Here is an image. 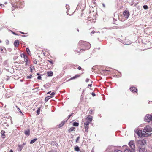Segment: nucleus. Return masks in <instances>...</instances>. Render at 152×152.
I'll return each mask as SVG.
<instances>
[{"instance_id":"nucleus-1","label":"nucleus","mask_w":152,"mask_h":152,"mask_svg":"<svg viewBox=\"0 0 152 152\" xmlns=\"http://www.w3.org/2000/svg\"><path fill=\"white\" fill-rule=\"evenodd\" d=\"M91 47V44L88 42L80 40L78 44V48L75 50V52L80 54L82 52L89 49Z\"/></svg>"},{"instance_id":"nucleus-2","label":"nucleus","mask_w":152,"mask_h":152,"mask_svg":"<svg viewBox=\"0 0 152 152\" xmlns=\"http://www.w3.org/2000/svg\"><path fill=\"white\" fill-rule=\"evenodd\" d=\"M146 140L145 139L142 140H139L137 141V145L138 148L144 147L145 145L146 144Z\"/></svg>"},{"instance_id":"nucleus-3","label":"nucleus","mask_w":152,"mask_h":152,"mask_svg":"<svg viewBox=\"0 0 152 152\" xmlns=\"http://www.w3.org/2000/svg\"><path fill=\"white\" fill-rule=\"evenodd\" d=\"M152 131V128L149 125H147L145 127L143 130V132L144 133L151 132Z\"/></svg>"},{"instance_id":"nucleus-4","label":"nucleus","mask_w":152,"mask_h":152,"mask_svg":"<svg viewBox=\"0 0 152 152\" xmlns=\"http://www.w3.org/2000/svg\"><path fill=\"white\" fill-rule=\"evenodd\" d=\"M130 15L129 12L128 10H125L123 13V17L125 20L128 19Z\"/></svg>"},{"instance_id":"nucleus-5","label":"nucleus","mask_w":152,"mask_h":152,"mask_svg":"<svg viewBox=\"0 0 152 152\" xmlns=\"http://www.w3.org/2000/svg\"><path fill=\"white\" fill-rule=\"evenodd\" d=\"M129 145L133 150L134 151L135 149V146L134 141H130L129 143Z\"/></svg>"},{"instance_id":"nucleus-6","label":"nucleus","mask_w":152,"mask_h":152,"mask_svg":"<svg viewBox=\"0 0 152 152\" xmlns=\"http://www.w3.org/2000/svg\"><path fill=\"white\" fill-rule=\"evenodd\" d=\"M135 132L139 137H142L143 133L141 130L137 129Z\"/></svg>"},{"instance_id":"nucleus-7","label":"nucleus","mask_w":152,"mask_h":152,"mask_svg":"<svg viewBox=\"0 0 152 152\" xmlns=\"http://www.w3.org/2000/svg\"><path fill=\"white\" fill-rule=\"evenodd\" d=\"M130 90L133 93H137V89L135 87H132L130 88Z\"/></svg>"},{"instance_id":"nucleus-8","label":"nucleus","mask_w":152,"mask_h":152,"mask_svg":"<svg viewBox=\"0 0 152 152\" xmlns=\"http://www.w3.org/2000/svg\"><path fill=\"white\" fill-rule=\"evenodd\" d=\"M139 148V152H147V151L145 149V147Z\"/></svg>"},{"instance_id":"nucleus-9","label":"nucleus","mask_w":152,"mask_h":152,"mask_svg":"<svg viewBox=\"0 0 152 152\" xmlns=\"http://www.w3.org/2000/svg\"><path fill=\"white\" fill-rule=\"evenodd\" d=\"M86 121L91 123L92 120V117L91 115H88L87 118H86Z\"/></svg>"},{"instance_id":"nucleus-10","label":"nucleus","mask_w":152,"mask_h":152,"mask_svg":"<svg viewBox=\"0 0 152 152\" xmlns=\"http://www.w3.org/2000/svg\"><path fill=\"white\" fill-rule=\"evenodd\" d=\"M19 44V41L18 40H15L14 43V45L16 48L18 47Z\"/></svg>"},{"instance_id":"nucleus-11","label":"nucleus","mask_w":152,"mask_h":152,"mask_svg":"<svg viewBox=\"0 0 152 152\" xmlns=\"http://www.w3.org/2000/svg\"><path fill=\"white\" fill-rule=\"evenodd\" d=\"M75 128L74 127H71L68 130V132L69 133H71L72 131H75Z\"/></svg>"},{"instance_id":"nucleus-12","label":"nucleus","mask_w":152,"mask_h":152,"mask_svg":"<svg viewBox=\"0 0 152 152\" xmlns=\"http://www.w3.org/2000/svg\"><path fill=\"white\" fill-rule=\"evenodd\" d=\"M151 135V134H148L146 133H143L142 135V137H147L150 136Z\"/></svg>"},{"instance_id":"nucleus-13","label":"nucleus","mask_w":152,"mask_h":152,"mask_svg":"<svg viewBox=\"0 0 152 152\" xmlns=\"http://www.w3.org/2000/svg\"><path fill=\"white\" fill-rule=\"evenodd\" d=\"M23 148V146H22L20 145H19L18 146V148H17L18 151H21Z\"/></svg>"},{"instance_id":"nucleus-14","label":"nucleus","mask_w":152,"mask_h":152,"mask_svg":"<svg viewBox=\"0 0 152 152\" xmlns=\"http://www.w3.org/2000/svg\"><path fill=\"white\" fill-rule=\"evenodd\" d=\"M24 133L26 135L28 136H29L30 134V130L29 129H28L27 130L25 131Z\"/></svg>"},{"instance_id":"nucleus-15","label":"nucleus","mask_w":152,"mask_h":152,"mask_svg":"<svg viewBox=\"0 0 152 152\" xmlns=\"http://www.w3.org/2000/svg\"><path fill=\"white\" fill-rule=\"evenodd\" d=\"M134 151L133 150H131L129 148H127L125 149L124 151V152H134Z\"/></svg>"},{"instance_id":"nucleus-16","label":"nucleus","mask_w":152,"mask_h":152,"mask_svg":"<svg viewBox=\"0 0 152 152\" xmlns=\"http://www.w3.org/2000/svg\"><path fill=\"white\" fill-rule=\"evenodd\" d=\"M24 60L25 62L26 65H27L28 62V58L27 56L26 57L24 58Z\"/></svg>"},{"instance_id":"nucleus-17","label":"nucleus","mask_w":152,"mask_h":152,"mask_svg":"<svg viewBox=\"0 0 152 152\" xmlns=\"http://www.w3.org/2000/svg\"><path fill=\"white\" fill-rule=\"evenodd\" d=\"M5 133V132L4 130H2L1 132V134L2 135V137L3 138H4L5 137V135L4 134Z\"/></svg>"},{"instance_id":"nucleus-18","label":"nucleus","mask_w":152,"mask_h":152,"mask_svg":"<svg viewBox=\"0 0 152 152\" xmlns=\"http://www.w3.org/2000/svg\"><path fill=\"white\" fill-rule=\"evenodd\" d=\"M47 74L49 76H51L53 75V72L52 71L48 72Z\"/></svg>"},{"instance_id":"nucleus-19","label":"nucleus","mask_w":152,"mask_h":152,"mask_svg":"<svg viewBox=\"0 0 152 152\" xmlns=\"http://www.w3.org/2000/svg\"><path fill=\"white\" fill-rule=\"evenodd\" d=\"M65 123V121H62L58 125L59 127H61L62 126L64 125Z\"/></svg>"},{"instance_id":"nucleus-20","label":"nucleus","mask_w":152,"mask_h":152,"mask_svg":"<svg viewBox=\"0 0 152 152\" xmlns=\"http://www.w3.org/2000/svg\"><path fill=\"white\" fill-rule=\"evenodd\" d=\"M84 126L86 132H88V130L89 125H84Z\"/></svg>"},{"instance_id":"nucleus-21","label":"nucleus","mask_w":152,"mask_h":152,"mask_svg":"<svg viewBox=\"0 0 152 152\" xmlns=\"http://www.w3.org/2000/svg\"><path fill=\"white\" fill-rule=\"evenodd\" d=\"M103 71V72L104 73V75H107V74L110 72L109 70H104Z\"/></svg>"},{"instance_id":"nucleus-22","label":"nucleus","mask_w":152,"mask_h":152,"mask_svg":"<svg viewBox=\"0 0 152 152\" xmlns=\"http://www.w3.org/2000/svg\"><path fill=\"white\" fill-rule=\"evenodd\" d=\"M79 125V123H77V122H74L73 124V126H77V127Z\"/></svg>"},{"instance_id":"nucleus-23","label":"nucleus","mask_w":152,"mask_h":152,"mask_svg":"<svg viewBox=\"0 0 152 152\" xmlns=\"http://www.w3.org/2000/svg\"><path fill=\"white\" fill-rule=\"evenodd\" d=\"M37 140V138H35L34 139L32 140L30 142V143L31 144L34 143Z\"/></svg>"},{"instance_id":"nucleus-24","label":"nucleus","mask_w":152,"mask_h":152,"mask_svg":"<svg viewBox=\"0 0 152 152\" xmlns=\"http://www.w3.org/2000/svg\"><path fill=\"white\" fill-rule=\"evenodd\" d=\"M79 75H75V76H74L71 78L70 79H69V80H73V79H75V78H77V77H79Z\"/></svg>"},{"instance_id":"nucleus-25","label":"nucleus","mask_w":152,"mask_h":152,"mask_svg":"<svg viewBox=\"0 0 152 152\" xmlns=\"http://www.w3.org/2000/svg\"><path fill=\"white\" fill-rule=\"evenodd\" d=\"M20 56L21 57L24 58L26 57L27 56H26L24 53H22L20 54Z\"/></svg>"},{"instance_id":"nucleus-26","label":"nucleus","mask_w":152,"mask_h":152,"mask_svg":"<svg viewBox=\"0 0 152 152\" xmlns=\"http://www.w3.org/2000/svg\"><path fill=\"white\" fill-rule=\"evenodd\" d=\"M26 51L29 55L31 54V52L30 51L29 49L28 48H26Z\"/></svg>"},{"instance_id":"nucleus-27","label":"nucleus","mask_w":152,"mask_h":152,"mask_svg":"<svg viewBox=\"0 0 152 152\" xmlns=\"http://www.w3.org/2000/svg\"><path fill=\"white\" fill-rule=\"evenodd\" d=\"M75 150L77 151H80V149L77 146H76L74 148Z\"/></svg>"},{"instance_id":"nucleus-28","label":"nucleus","mask_w":152,"mask_h":152,"mask_svg":"<svg viewBox=\"0 0 152 152\" xmlns=\"http://www.w3.org/2000/svg\"><path fill=\"white\" fill-rule=\"evenodd\" d=\"M80 138V136H78L76 138V143L79 142V140Z\"/></svg>"},{"instance_id":"nucleus-29","label":"nucleus","mask_w":152,"mask_h":152,"mask_svg":"<svg viewBox=\"0 0 152 152\" xmlns=\"http://www.w3.org/2000/svg\"><path fill=\"white\" fill-rule=\"evenodd\" d=\"M50 98H51L50 96H48L46 97L45 99V102L48 101V100Z\"/></svg>"},{"instance_id":"nucleus-30","label":"nucleus","mask_w":152,"mask_h":152,"mask_svg":"<svg viewBox=\"0 0 152 152\" xmlns=\"http://www.w3.org/2000/svg\"><path fill=\"white\" fill-rule=\"evenodd\" d=\"M90 123V122H88V121H86L84 123V125H86V126L89 125V124Z\"/></svg>"},{"instance_id":"nucleus-31","label":"nucleus","mask_w":152,"mask_h":152,"mask_svg":"<svg viewBox=\"0 0 152 152\" xmlns=\"http://www.w3.org/2000/svg\"><path fill=\"white\" fill-rule=\"evenodd\" d=\"M55 94V93L53 92L50 94V97L51 98L53 97L54 95Z\"/></svg>"},{"instance_id":"nucleus-32","label":"nucleus","mask_w":152,"mask_h":152,"mask_svg":"<svg viewBox=\"0 0 152 152\" xmlns=\"http://www.w3.org/2000/svg\"><path fill=\"white\" fill-rule=\"evenodd\" d=\"M30 69L31 70V72H32V70L33 69H34V66H31L30 67Z\"/></svg>"},{"instance_id":"nucleus-33","label":"nucleus","mask_w":152,"mask_h":152,"mask_svg":"<svg viewBox=\"0 0 152 152\" xmlns=\"http://www.w3.org/2000/svg\"><path fill=\"white\" fill-rule=\"evenodd\" d=\"M143 7L145 10H147L148 8V6L146 5L143 6Z\"/></svg>"},{"instance_id":"nucleus-34","label":"nucleus","mask_w":152,"mask_h":152,"mask_svg":"<svg viewBox=\"0 0 152 152\" xmlns=\"http://www.w3.org/2000/svg\"><path fill=\"white\" fill-rule=\"evenodd\" d=\"M40 112V108H39L37 110V113L38 114H39V113Z\"/></svg>"},{"instance_id":"nucleus-35","label":"nucleus","mask_w":152,"mask_h":152,"mask_svg":"<svg viewBox=\"0 0 152 152\" xmlns=\"http://www.w3.org/2000/svg\"><path fill=\"white\" fill-rule=\"evenodd\" d=\"M113 152H122L121 150H115Z\"/></svg>"},{"instance_id":"nucleus-36","label":"nucleus","mask_w":152,"mask_h":152,"mask_svg":"<svg viewBox=\"0 0 152 152\" xmlns=\"http://www.w3.org/2000/svg\"><path fill=\"white\" fill-rule=\"evenodd\" d=\"M94 111L93 109H91L89 110V112L90 113L92 114V113Z\"/></svg>"},{"instance_id":"nucleus-37","label":"nucleus","mask_w":152,"mask_h":152,"mask_svg":"<svg viewBox=\"0 0 152 152\" xmlns=\"http://www.w3.org/2000/svg\"><path fill=\"white\" fill-rule=\"evenodd\" d=\"M77 69H79V70H81L82 71H83L84 70L83 69H82L81 67L80 66H79V67H78Z\"/></svg>"},{"instance_id":"nucleus-38","label":"nucleus","mask_w":152,"mask_h":152,"mask_svg":"<svg viewBox=\"0 0 152 152\" xmlns=\"http://www.w3.org/2000/svg\"><path fill=\"white\" fill-rule=\"evenodd\" d=\"M47 61L50 62L51 64H53V62L52 60H48Z\"/></svg>"},{"instance_id":"nucleus-39","label":"nucleus","mask_w":152,"mask_h":152,"mask_svg":"<svg viewBox=\"0 0 152 152\" xmlns=\"http://www.w3.org/2000/svg\"><path fill=\"white\" fill-rule=\"evenodd\" d=\"M14 5L15 6H13V5L12 6L13 7H14L15 8V7H16L18 6L17 5V3H16Z\"/></svg>"},{"instance_id":"nucleus-40","label":"nucleus","mask_w":152,"mask_h":152,"mask_svg":"<svg viewBox=\"0 0 152 152\" xmlns=\"http://www.w3.org/2000/svg\"><path fill=\"white\" fill-rule=\"evenodd\" d=\"M92 95L93 96H96L95 94L94 93H92Z\"/></svg>"},{"instance_id":"nucleus-41","label":"nucleus","mask_w":152,"mask_h":152,"mask_svg":"<svg viewBox=\"0 0 152 152\" xmlns=\"http://www.w3.org/2000/svg\"><path fill=\"white\" fill-rule=\"evenodd\" d=\"M16 107L18 109V111L20 112V111H21V110L17 106H16Z\"/></svg>"},{"instance_id":"nucleus-42","label":"nucleus","mask_w":152,"mask_h":152,"mask_svg":"<svg viewBox=\"0 0 152 152\" xmlns=\"http://www.w3.org/2000/svg\"><path fill=\"white\" fill-rule=\"evenodd\" d=\"M0 6L1 7H4V5L3 4H0Z\"/></svg>"},{"instance_id":"nucleus-43","label":"nucleus","mask_w":152,"mask_h":152,"mask_svg":"<svg viewBox=\"0 0 152 152\" xmlns=\"http://www.w3.org/2000/svg\"><path fill=\"white\" fill-rule=\"evenodd\" d=\"M33 62L34 64H36L37 63V61L36 60H34L33 61Z\"/></svg>"},{"instance_id":"nucleus-44","label":"nucleus","mask_w":152,"mask_h":152,"mask_svg":"<svg viewBox=\"0 0 152 152\" xmlns=\"http://www.w3.org/2000/svg\"><path fill=\"white\" fill-rule=\"evenodd\" d=\"M41 77L40 76H38L37 77V79H38L40 80V79H41Z\"/></svg>"},{"instance_id":"nucleus-45","label":"nucleus","mask_w":152,"mask_h":152,"mask_svg":"<svg viewBox=\"0 0 152 152\" xmlns=\"http://www.w3.org/2000/svg\"><path fill=\"white\" fill-rule=\"evenodd\" d=\"M73 114V113H72L71 115H69V117H68V119H69L70 117L72 116V115Z\"/></svg>"},{"instance_id":"nucleus-46","label":"nucleus","mask_w":152,"mask_h":152,"mask_svg":"<svg viewBox=\"0 0 152 152\" xmlns=\"http://www.w3.org/2000/svg\"><path fill=\"white\" fill-rule=\"evenodd\" d=\"M89 81V79L88 78H87L86 80V82H88Z\"/></svg>"},{"instance_id":"nucleus-47","label":"nucleus","mask_w":152,"mask_h":152,"mask_svg":"<svg viewBox=\"0 0 152 152\" xmlns=\"http://www.w3.org/2000/svg\"><path fill=\"white\" fill-rule=\"evenodd\" d=\"M20 33L22 34H27V33H25L23 32H20Z\"/></svg>"},{"instance_id":"nucleus-48","label":"nucleus","mask_w":152,"mask_h":152,"mask_svg":"<svg viewBox=\"0 0 152 152\" xmlns=\"http://www.w3.org/2000/svg\"><path fill=\"white\" fill-rule=\"evenodd\" d=\"M95 33V31H92V32H91V34H94V33Z\"/></svg>"},{"instance_id":"nucleus-49","label":"nucleus","mask_w":152,"mask_h":152,"mask_svg":"<svg viewBox=\"0 0 152 152\" xmlns=\"http://www.w3.org/2000/svg\"><path fill=\"white\" fill-rule=\"evenodd\" d=\"M92 86V84H88V86H90V87H91Z\"/></svg>"},{"instance_id":"nucleus-50","label":"nucleus","mask_w":152,"mask_h":152,"mask_svg":"<svg viewBox=\"0 0 152 152\" xmlns=\"http://www.w3.org/2000/svg\"><path fill=\"white\" fill-rule=\"evenodd\" d=\"M12 33L14 35H17V34H16V33L14 32H12Z\"/></svg>"},{"instance_id":"nucleus-51","label":"nucleus","mask_w":152,"mask_h":152,"mask_svg":"<svg viewBox=\"0 0 152 152\" xmlns=\"http://www.w3.org/2000/svg\"><path fill=\"white\" fill-rule=\"evenodd\" d=\"M13 152V151L12 149H11L10 150V152Z\"/></svg>"},{"instance_id":"nucleus-52","label":"nucleus","mask_w":152,"mask_h":152,"mask_svg":"<svg viewBox=\"0 0 152 152\" xmlns=\"http://www.w3.org/2000/svg\"><path fill=\"white\" fill-rule=\"evenodd\" d=\"M91 152H94V151L93 149H92L91 151Z\"/></svg>"},{"instance_id":"nucleus-53","label":"nucleus","mask_w":152,"mask_h":152,"mask_svg":"<svg viewBox=\"0 0 152 152\" xmlns=\"http://www.w3.org/2000/svg\"><path fill=\"white\" fill-rule=\"evenodd\" d=\"M102 5H103V6L104 7H105V5H104V4H102Z\"/></svg>"},{"instance_id":"nucleus-54","label":"nucleus","mask_w":152,"mask_h":152,"mask_svg":"<svg viewBox=\"0 0 152 152\" xmlns=\"http://www.w3.org/2000/svg\"><path fill=\"white\" fill-rule=\"evenodd\" d=\"M20 113H21V114H22V115H23V113L22 112H21V111H20Z\"/></svg>"},{"instance_id":"nucleus-55","label":"nucleus","mask_w":152,"mask_h":152,"mask_svg":"<svg viewBox=\"0 0 152 152\" xmlns=\"http://www.w3.org/2000/svg\"><path fill=\"white\" fill-rule=\"evenodd\" d=\"M26 144V143H23V145L22 146H24V145H25Z\"/></svg>"},{"instance_id":"nucleus-56","label":"nucleus","mask_w":152,"mask_h":152,"mask_svg":"<svg viewBox=\"0 0 152 152\" xmlns=\"http://www.w3.org/2000/svg\"><path fill=\"white\" fill-rule=\"evenodd\" d=\"M50 92H50V91L48 92L47 93V94H50Z\"/></svg>"},{"instance_id":"nucleus-57","label":"nucleus","mask_w":152,"mask_h":152,"mask_svg":"<svg viewBox=\"0 0 152 152\" xmlns=\"http://www.w3.org/2000/svg\"><path fill=\"white\" fill-rule=\"evenodd\" d=\"M1 41L0 40V43H1Z\"/></svg>"},{"instance_id":"nucleus-58","label":"nucleus","mask_w":152,"mask_h":152,"mask_svg":"<svg viewBox=\"0 0 152 152\" xmlns=\"http://www.w3.org/2000/svg\"><path fill=\"white\" fill-rule=\"evenodd\" d=\"M37 75H39V74H38V73H37Z\"/></svg>"},{"instance_id":"nucleus-59","label":"nucleus","mask_w":152,"mask_h":152,"mask_svg":"<svg viewBox=\"0 0 152 152\" xmlns=\"http://www.w3.org/2000/svg\"><path fill=\"white\" fill-rule=\"evenodd\" d=\"M77 31H79V30H78Z\"/></svg>"}]
</instances>
